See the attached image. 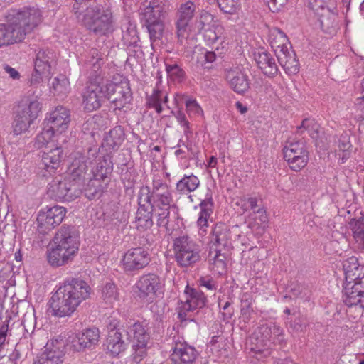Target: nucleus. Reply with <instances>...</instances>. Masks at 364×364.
Here are the masks:
<instances>
[{"mask_svg": "<svg viewBox=\"0 0 364 364\" xmlns=\"http://www.w3.org/2000/svg\"><path fill=\"white\" fill-rule=\"evenodd\" d=\"M198 352L193 346L179 338H174L170 360L173 364H193Z\"/></svg>", "mask_w": 364, "mask_h": 364, "instance_id": "nucleus-22", "label": "nucleus"}, {"mask_svg": "<svg viewBox=\"0 0 364 364\" xmlns=\"http://www.w3.org/2000/svg\"><path fill=\"white\" fill-rule=\"evenodd\" d=\"M55 63V55L49 49H41L36 53L34 61V73L31 76V83L38 84L43 80V75H49L51 68Z\"/></svg>", "mask_w": 364, "mask_h": 364, "instance_id": "nucleus-19", "label": "nucleus"}, {"mask_svg": "<svg viewBox=\"0 0 364 364\" xmlns=\"http://www.w3.org/2000/svg\"><path fill=\"white\" fill-rule=\"evenodd\" d=\"M186 149H187V153L182 149H178L175 151V155L181 159H193L196 156V154L193 150L191 144H187V145H186Z\"/></svg>", "mask_w": 364, "mask_h": 364, "instance_id": "nucleus-61", "label": "nucleus"}, {"mask_svg": "<svg viewBox=\"0 0 364 364\" xmlns=\"http://www.w3.org/2000/svg\"><path fill=\"white\" fill-rule=\"evenodd\" d=\"M304 131L308 132L311 137L316 141V145L318 144V141L323 142V129L314 119L306 118L302 121L301 124L297 127V132L301 134Z\"/></svg>", "mask_w": 364, "mask_h": 364, "instance_id": "nucleus-34", "label": "nucleus"}, {"mask_svg": "<svg viewBox=\"0 0 364 364\" xmlns=\"http://www.w3.org/2000/svg\"><path fill=\"white\" fill-rule=\"evenodd\" d=\"M151 255L148 249L138 247L129 249L124 255L122 263L127 272H139L149 265Z\"/></svg>", "mask_w": 364, "mask_h": 364, "instance_id": "nucleus-16", "label": "nucleus"}, {"mask_svg": "<svg viewBox=\"0 0 364 364\" xmlns=\"http://www.w3.org/2000/svg\"><path fill=\"white\" fill-rule=\"evenodd\" d=\"M91 77V82L82 93V105L87 112L98 109L106 100L105 85L102 84L100 75Z\"/></svg>", "mask_w": 364, "mask_h": 364, "instance_id": "nucleus-12", "label": "nucleus"}, {"mask_svg": "<svg viewBox=\"0 0 364 364\" xmlns=\"http://www.w3.org/2000/svg\"><path fill=\"white\" fill-rule=\"evenodd\" d=\"M346 228L351 230L356 242L364 249V217L346 224Z\"/></svg>", "mask_w": 364, "mask_h": 364, "instance_id": "nucleus-47", "label": "nucleus"}, {"mask_svg": "<svg viewBox=\"0 0 364 364\" xmlns=\"http://www.w3.org/2000/svg\"><path fill=\"white\" fill-rule=\"evenodd\" d=\"M62 351L60 347L50 348V344L47 343L46 350L34 361L33 364H59L62 362Z\"/></svg>", "mask_w": 364, "mask_h": 364, "instance_id": "nucleus-37", "label": "nucleus"}, {"mask_svg": "<svg viewBox=\"0 0 364 364\" xmlns=\"http://www.w3.org/2000/svg\"><path fill=\"white\" fill-rule=\"evenodd\" d=\"M135 285L138 289V296L148 302H151L155 296L161 293L163 287L161 278L153 273L141 276Z\"/></svg>", "mask_w": 364, "mask_h": 364, "instance_id": "nucleus-18", "label": "nucleus"}, {"mask_svg": "<svg viewBox=\"0 0 364 364\" xmlns=\"http://www.w3.org/2000/svg\"><path fill=\"white\" fill-rule=\"evenodd\" d=\"M108 182L109 181H102L92 177L89 180L87 186L84 189L85 196L90 200L100 197L104 189L107 188Z\"/></svg>", "mask_w": 364, "mask_h": 364, "instance_id": "nucleus-44", "label": "nucleus"}, {"mask_svg": "<svg viewBox=\"0 0 364 364\" xmlns=\"http://www.w3.org/2000/svg\"><path fill=\"white\" fill-rule=\"evenodd\" d=\"M177 122L183 129V134L187 139L192 136L193 132L190 127V124L186 118L185 113L181 109H179L176 113L173 114Z\"/></svg>", "mask_w": 364, "mask_h": 364, "instance_id": "nucleus-52", "label": "nucleus"}, {"mask_svg": "<svg viewBox=\"0 0 364 364\" xmlns=\"http://www.w3.org/2000/svg\"><path fill=\"white\" fill-rule=\"evenodd\" d=\"M75 16L90 31L97 36L107 35L112 31V14L109 9L87 7Z\"/></svg>", "mask_w": 364, "mask_h": 364, "instance_id": "nucleus-6", "label": "nucleus"}, {"mask_svg": "<svg viewBox=\"0 0 364 364\" xmlns=\"http://www.w3.org/2000/svg\"><path fill=\"white\" fill-rule=\"evenodd\" d=\"M269 43L277 57L289 50V42L286 34L279 28H273L269 34Z\"/></svg>", "mask_w": 364, "mask_h": 364, "instance_id": "nucleus-32", "label": "nucleus"}, {"mask_svg": "<svg viewBox=\"0 0 364 364\" xmlns=\"http://www.w3.org/2000/svg\"><path fill=\"white\" fill-rule=\"evenodd\" d=\"M101 297L109 305L112 306L114 303L118 302L119 301V290L115 283L108 281L102 284Z\"/></svg>", "mask_w": 364, "mask_h": 364, "instance_id": "nucleus-41", "label": "nucleus"}, {"mask_svg": "<svg viewBox=\"0 0 364 364\" xmlns=\"http://www.w3.org/2000/svg\"><path fill=\"white\" fill-rule=\"evenodd\" d=\"M65 214L66 210L62 206L46 207L39 212L37 217L39 228L43 232L53 229L62 223Z\"/></svg>", "mask_w": 364, "mask_h": 364, "instance_id": "nucleus-21", "label": "nucleus"}, {"mask_svg": "<svg viewBox=\"0 0 364 364\" xmlns=\"http://www.w3.org/2000/svg\"><path fill=\"white\" fill-rule=\"evenodd\" d=\"M85 63L90 68L89 82H91V77H95V75H100L102 77V84H103L104 75L102 74L101 68L104 64V60L102 54L97 49H91L85 58Z\"/></svg>", "mask_w": 364, "mask_h": 364, "instance_id": "nucleus-30", "label": "nucleus"}, {"mask_svg": "<svg viewBox=\"0 0 364 364\" xmlns=\"http://www.w3.org/2000/svg\"><path fill=\"white\" fill-rule=\"evenodd\" d=\"M6 19L16 39L20 43L41 23L42 14L35 6H24L19 9L10 10Z\"/></svg>", "mask_w": 364, "mask_h": 364, "instance_id": "nucleus-4", "label": "nucleus"}, {"mask_svg": "<svg viewBox=\"0 0 364 364\" xmlns=\"http://www.w3.org/2000/svg\"><path fill=\"white\" fill-rule=\"evenodd\" d=\"M175 100L177 105H178L179 101L182 102L184 100L186 112L190 118L202 117L203 115V111L196 100L176 95Z\"/></svg>", "mask_w": 364, "mask_h": 364, "instance_id": "nucleus-45", "label": "nucleus"}, {"mask_svg": "<svg viewBox=\"0 0 364 364\" xmlns=\"http://www.w3.org/2000/svg\"><path fill=\"white\" fill-rule=\"evenodd\" d=\"M99 331L97 328H87L72 338L68 344L69 348L73 351L80 352L90 348L98 343Z\"/></svg>", "mask_w": 364, "mask_h": 364, "instance_id": "nucleus-23", "label": "nucleus"}, {"mask_svg": "<svg viewBox=\"0 0 364 364\" xmlns=\"http://www.w3.org/2000/svg\"><path fill=\"white\" fill-rule=\"evenodd\" d=\"M348 203V202L346 203ZM346 208H343V218H344L346 224H349L351 222L357 220V219H361L364 217L362 210L358 208L356 204H350Z\"/></svg>", "mask_w": 364, "mask_h": 364, "instance_id": "nucleus-50", "label": "nucleus"}, {"mask_svg": "<svg viewBox=\"0 0 364 364\" xmlns=\"http://www.w3.org/2000/svg\"><path fill=\"white\" fill-rule=\"evenodd\" d=\"M284 158L292 170L298 171L304 168L309 160L304 142L296 141L286 145L284 148Z\"/></svg>", "mask_w": 364, "mask_h": 364, "instance_id": "nucleus-20", "label": "nucleus"}, {"mask_svg": "<svg viewBox=\"0 0 364 364\" xmlns=\"http://www.w3.org/2000/svg\"><path fill=\"white\" fill-rule=\"evenodd\" d=\"M198 282L202 287H205L208 290L215 291L218 288V283L212 277L209 276L201 277Z\"/></svg>", "mask_w": 364, "mask_h": 364, "instance_id": "nucleus-60", "label": "nucleus"}, {"mask_svg": "<svg viewBox=\"0 0 364 364\" xmlns=\"http://www.w3.org/2000/svg\"><path fill=\"white\" fill-rule=\"evenodd\" d=\"M97 154V149H89L87 155L80 152L73 154L72 161L68 168L70 178L78 187L87 179L88 166L91 164L92 159H95Z\"/></svg>", "mask_w": 364, "mask_h": 364, "instance_id": "nucleus-11", "label": "nucleus"}, {"mask_svg": "<svg viewBox=\"0 0 364 364\" xmlns=\"http://www.w3.org/2000/svg\"><path fill=\"white\" fill-rule=\"evenodd\" d=\"M234 311L233 309L230 307V303L229 301L225 302L221 311L223 320L225 323H228L231 320Z\"/></svg>", "mask_w": 364, "mask_h": 364, "instance_id": "nucleus-63", "label": "nucleus"}, {"mask_svg": "<svg viewBox=\"0 0 364 364\" xmlns=\"http://www.w3.org/2000/svg\"><path fill=\"white\" fill-rule=\"evenodd\" d=\"M200 186L199 178L193 175H184L183 177L176 183V190L180 195H187L196 190Z\"/></svg>", "mask_w": 364, "mask_h": 364, "instance_id": "nucleus-40", "label": "nucleus"}, {"mask_svg": "<svg viewBox=\"0 0 364 364\" xmlns=\"http://www.w3.org/2000/svg\"><path fill=\"white\" fill-rule=\"evenodd\" d=\"M309 7L314 11L321 30L329 34L336 32L338 10L335 0H309Z\"/></svg>", "mask_w": 364, "mask_h": 364, "instance_id": "nucleus-8", "label": "nucleus"}, {"mask_svg": "<svg viewBox=\"0 0 364 364\" xmlns=\"http://www.w3.org/2000/svg\"><path fill=\"white\" fill-rule=\"evenodd\" d=\"M123 38L129 43L132 44L136 43L139 39L137 31L135 26L130 24L127 31L124 32Z\"/></svg>", "mask_w": 364, "mask_h": 364, "instance_id": "nucleus-59", "label": "nucleus"}, {"mask_svg": "<svg viewBox=\"0 0 364 364\" xmlns=\"http://www.w3.org/2000/svg\"><path fill=\"white\" fill-rule=\"evenodd\" d=\"M18 43L7 23H0V48Z\"/></svg>", "mask_w": 364, "mask_h": 364, "instance_id": "nucleus-49", "label": "nucleus"}, {"mask_svg": "<svg viewBox=\"0 0 364 364\" xmlns=\"http://www.w3.org/2000/svg\"><path fill=\"white\" fill-rule=\"evenodd\" d=\"M170 206L171 205H161V208H157L156 211H154L157 217L158 226L167 227L170 215Z\"/></svg>", "mask_w": 364, "mask_h": 364, "instance_id": "nucleus-53", "label": "nucleus"}, {"mask_svg": "<svg viewBox=\"0 0 364 364\" xmlns=\"http://www.w3.org/2000/svg\"><path fill=\"white\" fill-rule=\"evenodd\" d=\"M50 89L54 95H65L70 91V82L65 75H60L53 79Z\"/></svg>", "mask_w": 364, "mask_h": 364, "instance_id": "nucleus-48", "label": "nucleus"}, {"mask_svg": "<svg viewBox=\"0 0 364 364\" xmlns=\"http://www.w3.org/2000/svg\"><path fill=\"white\" fill-rule=\"evenodd\" d=\"M132 350L133 360L139 363L146 355L147 343H133Z\"/></svg>", "mask_w": 364, "mask_h": 364, "instance_id": "nucleus-56", "label": "nucleus"}, {"mask_svg": "<svg viewBox=\"0 0 364 364\" xmlns=\"http://www.w3.org/2000/svg\"><path fill=\"white\" fill-rule=\"evenodd\" d=\"M185 301H181L178 307V316L181 321H193V318L188 314L197 309L204 307L207 302V299L204 294L196 289L186 286L184 291Z\"/></svg>", "mask_w": 364, "mask_h": 364, "instance_id": "nucleus-13", "label": "nucleus"}, {"mask_svg": "<svg viewBox=\"0 0 364 364\" xmlns=\"http://www.w3.org/2000/svg\"><path fill=\"white\" fill-rule=\"evenodd\" d=\"M150 188L148 186L142 187L138 194V204L139 208L148 211H156L157 208H155L154 203H151Z\"/></svg>", "mask_w": 364, "mask_h": 364, "instance_id": "nucleus-46", "label": "nucleus"}, {"mask_svg": "<svg viewBox=\"0 0 364 364\" xmlns=\"http://www.w3.org/2000/svg\"><path fill=\"white\" fill-rule=\"evenodd\" d=\"M91 288L84 280L72 279L64 282L52 295L50 307L53 316H70L91 294Z\"/></svg>", "mask_w": 364, "mask_h": 364, "instance_id": "nucleus-1", "label": "nucleus"}, {"mask_svg": "<svg viewBox=\"0 0 364 364\" xmlns=\"http://www.w3.org/2000/svg\"><path fill=\"white\" fill-rule=\"evenodd\" d=\"M220 10L225 14H234L240 5V0H217Z\"/></svg>", "mask_w": 364, "mask_h": 364, "instance_id": "nucleus-51", "label": "nucleus"}, {"mask_svg": "<svg viewBox=\"0 0 364 364\" xmlns=\"http://www.w3.org/2000/svg\"><path fill=\"white\" fill-rule=\"evenodd\" d=\"M213 21V16L206 11H203L198 21L200 25V28H203L205 25L210 24Z\"/></svg>", "mask_w": 364, "mask_h": 364, "instance_id": "nucleus-64", "label": "nucleus"}, {"mask_svg": "<svg viewBox=\"0 0 364 364\" xmlns=\"http://www.w3.org/2000/svg\"><path fill=\"white\" fill-rule=\"evenodd\" d=\"M55 133L52 129H44L40 134L36 137V144L38 148H41L46 145L53 137Z\"/></svg>", "mask_w": 364, "mask_h": 364, "instance_id": "nucleus-57", "label": "nucleus"}, {"mask_svg": "<svg viewBox=\"0 0 364 364\" xmlns=\"http://www.w3.org/2000/svg\"><path fill=\"white\" fill-rule=\"evenodd\" d=\"M241 207L243 211L252 210L255 212L257 207V199L255 197H242L240 200Z\"/></svg>", "mask_w": 364, "mask_h": 364, "instance_id": "nucleus-58", "label": "nucleus"}, {"mask_svg": "<svg viewBox=\"0 0 364 364\" xmlns=\"http://www.w3.org/2000/svg\"><path fill=\"white\" fill-rule=\"evenodd\" d=\"M41 110L40 102L31 97H25L16 106L13 122V133L18 135L28 130Z\"/></svg>", "mask_w": 364, "mask_h": 364, "instance_id": "nucleus-7", "label": "nucleus"}, {"mask_svg": "<svg viewBox=\"0 0 364 364\" xmlns=\"http://www.w3.org/2000/svg\"><path fill=\"white\" fill-rule=\"evenodd\" d=\"M124 139V132L122 127L117 126L111 129L109 134L104 138L102 148L105 149L107 154L117 150Z\"/></svg>", "mask_w": 364, "mask_h": 364, "instance_id": "nucleus-29", "label": "nucleus"}, {"mask_svg": "<svg viewBox=\"0 0 364 364\" xmlns=\"http://www.w3.org/2000/svg\"><path fill=\"white\" fill-rule=\"evenodd\" d=\"M254 59L262 72L268 77H274L279 70L275 58L265 50H257L254 53Z\"/></svg>", "mask_w": 364, "mask_h": 364, "instance_id": "nucleus-27", "label": "nucleus"}, {"mask_svg": "<svg viewBox=\"0 0 364 364\" xmlns=\"http://www.w3.org/2000/svg\"><path fill=\"white\" fill-rule=\"evenodd\" d=\"M345 283L343 284V302L348 306L364 308V287L360 280L364 277V266L360 265L356 257L343 261Z\"/></svg>", "mask_w": 364, "mask_h": 364, "instance_id": "nucleus-3", "label": "nucleus"}, {"mask_svg": "<svg viewBox=\"0 0 364 364\" xmlns=\"http://www.w3.org/2000/svg\"><path fill=\"white\" fill-rule=\"evenodd\" d=\"M230 87L239 94H243L250 88L247 75L242 70H231L227 76Z\"/></svg>", "mask_w": 364, "mask_h": 364, "instance_id": "nucleus-31", "label": "nucleus"}, {"mask_svg": "<svg viewBox=\"0 0 364 364\" xmlns=\"http://www.w3.org/2000/svg\"><path fill=\"white\" fill-rule=\"evenodd\" d=\"M80 246V235L76 228L63 225L55 232L47 252L48 263L59 267L72 262Z\"/></svg>", "mask_w": 364, "mask_h": 364, "instance_id": "nucleus-2", "label": "nucleus"}, {"mask_svg": "<svg viewBox=\"0 0 364 364\" xmlns=\"http://www.w3.org/2000/svg\"><path fill=\"white\" fill-rule=\"evenodd\" d=\"M105 90L106 99L114 105L115 109H121L131 102L132 93L126 81L107 83Z\"/></svg>", "mask_w": 364, "mask_h": 364, "instance_id": "nucleus-17", "label": "nucleus"}, {"mask_svg": "<svg viewBox=\"0 0 364 364\" xmlns=\"http://www.w3.org/2000/svg\"><path fill=\"white\" fill-rule=\"evenodd\" d=\"M166 70L168 77L175 82H181L184 77V71L176 64L166 65Z\"/></svg>", "mask_w": 364, "mask_h": 364, "instance_id": "nucleus-55", "label": "nucleus"}, {"mask_svg": "<svg viewBox=\"0 0 364 364\" xmlns=\"http://www.w3.org/2000/svg\"><path fill=\"white\" fill-rule=\"evenodd\" d=\"M151 199L155 208L161 205H171L172 195L168 184L159 177H154L152 181V189L150 190Z\"/></svg>", "mask_w": 364, "mask_h": 364, "instance_id": "nucleus-24", "label": "nucleus"}, {"mask_svg": "<svg viewBox=\"0 0 364 364\" xmlns=\"http://www.w3.org/2000/svg\"><path fill=\"white\" fill-rule=\"evenodd\" d=\"M289 288V291L295 296H299L303 293L305 294V291H306V286L304 284L298 282H291Z\"/></svg>", "mask_w": 364, "mask_h": 364, "instance_id": "nucleus-62", "label": "nucleus"}, {"mask_svg": "<svg viewBox=\"0 0 364 364\" xmlns=\"http://www.w3.org/2000/svg\"><path fill=\"white\" fill-rule=\"evenodd\" d=\"M166 13V5L161 0H145L141 4L140 21L146 28L151 41L161 37Z\"/></svg>", "mask_w": 364, "mask_h": 364, "instance_id": "nucleus-5", "label": "nucleus"}, {"mask_svg": "<svg viewBox=\"0 0 364 364\" xmlns=\"http://www.w3.org/2000/svg\"><path fill=\"white\" fill-rule=\"evenodd\" d=\"M277 58L286 73L293 75L299 72V62L296 60V54L293 50L289 49L285 53L279 54V56Z\"/></svg>", "mask_w": 364, "mask_h": 364, "instance_id": "nucleus-36", "label": "nucleus"}, {"mask_svg": "<svg viewBox=\"0 0 364 364\" xmlns=\"http://www.w3.org/2000/svg\"><path fill=\"white\" fill-rule=\"evenodd\" d=\"M173 250L176 261L180 267H191L200 259V246L187 235L174 240Z\"/></svg>", "mask_w": 364, "mask_h": 364, "instance_id": "nucleus-10", "label": "nucleus"}, {"mask_svg": "<svg viewBox=\"0 0 364 364\" xmlns=\"http://www.w3.org/2000/svg\"><path fill=\"white\" fill-rule=\"evenodd\" d=\"M63 156V151L60 146L48 151H43L39 163L40 168L45 170L49 175L55 173L60 165Z\"/></svg>", "mask_w": 364, "mask_h": 364, "instance_id": "nucleus-26", "label": "nucleus"}, {"mask_svg": "<svg viewBox=\"0 0 364 364\" xmlns=\"http://www.w3.org/2000/svg\"><path fill=\"white\" fill-rule=\"evenodd\" d=\"M167 102V92L166 91L159 90L158 87L154 88L153 93L151 95L146 97V105L149 108L154 109L158 114L162 112L163 104L168 107L166 105Z\"/></svg>", "mask_w": 364, "mask_h": 364, "instance_id": "nucleus-39", "label": "nucleus"}, {"mask_svg": "<svg viewBox=\"0 0 364 364\" xmlns=\"http://www.w3.org/2000/svg\"><path fill=\"white\" fill-rule=\"evenodd\" d=\"M211 242L218 247H228L230 245V232L224 223H217L212 230Z\"/></svg>", "mask_w": 364, "mask_h": 364, "instance_id": "nucleus-35", "label": "nucleus"}, {"mask_svg": "<svg viewBox=\"0 0 364 364\" xmlns=\"http://www.w3.org/2000/svg\"><path fill=\"white\" fill-rule=\"evenodd\" d=\"M213 205L212 193L209 190L205 195V198L199 204L200 211L197 220V225L200 235H205L207 233L208 219L213 213Z\"/></svg>", "mask_w": 364, "mask_h": 364, "instance_id": "nucleus-28", "label": "nucleus"}, {"mask_svg": "<svg viewBox=\"0 0 364 364\" xmlns=\"http://www.w3.org/2000/svg\"><path fill=\"white\" fill-rule=\"evenodd\" d=\"M113 170V164L111 160L109 154H107L101 159H98L97 166L92 171V177L107 181L108 175L112 173Z\"/></svg>", "mask_w": 364, "mask_h": 364, "instance_id": "nucleus-38", "label": "nucleus"}, {"mask_svg": "<svg viewBox=\"0 0 364 364\" xmlns=\"http://www.w3.org/2000/svg\"><path fill=\"white\" fill-rule=\"evenodd\" d=\"M223 32V28L220 26H217L214 30H208L205 33V38L207 41H210V43H215L218 41H220L221 43H223L225 37L222 36Z\"/></svg>", "mask_w": 364, "mask_h": 364, "instance_id": "nucleus-54", "label": "nucleus"}, {"mask_svg": "<svg viewBox=\"0 0 364 364\" xmlns=\"http://www.w3.org/2000/svg\"><path fill=\"white\" fill-rule=\"evenodd\" d=\"M128 336L132 340L133 343H148L149 334L145 327L139 322H136L129 327L127 330Z\"/></svg>", "mask_w": 364, "mask_h": 364, "instance_id": "nucleus-43", "label": "nucleus"}, {"mask_svg": "<svg viewBox=\"0 0 364 364\" xmlns=\"http://www.w3.org/2000/svg\"><path fill=\"white\" fill-rule=\"evenodd\" d=\"M105 346L107 350L112 356H117L124 351L127 347L124 341L122 339V333L114 329L109 332Z\"/></svg>", "mask_w": 364, "mask_h": 364, "instance_id": "nucleus-33", "label": "nucleus"}, {"mask_svg": "<svg viewBox=\"0 0 364 364\" xmlns=\"http://www.w3.org/2000/svg\"><path fill=\"white\" fill-rule=\"evenodd\" d=\"M80 193L81 190L70 180L56 177L48 184V194L55 200H73Z\"/></svg>", "mask_w": 364, "mask_h": 364, "instance_id": "nucleus-15", "label": "nucleus"}, {"mask_svg": "<svg viewBox=\"0 0 364 364\" xmlns=\"http://www.w3.org/2000/svg\"><path fill=\"white\" fill-rule=\"evenodd\" d=\"M221 251V249H216L213 257V252L212 250L209 254L211 270L218 274H223L227 269V256L225 252L222 253Z\"/></svg>", "mask_w": 364, "mask_h": 364, "instance_id": "nucleus-42", "label": "nucleus"}, {"mask_svg": "<svg viewBox=\"0 0 364 364\" xmlns=\"http://www.w3.org/2000/svg\"><path fill=\"white\" fill-rule=\"evenodd\" d=\"M250 341L253 345L251 350L256 353H263L264 348L269 343L282 344L284 341V331L275 323H267L257 328Z\"/></svg>", "mask_w": 364, "mask_h": 364, "instance_id": "nucleus-9", "label": "nucleus"}, {"mask_svg": "<svg viewBox=\"0 0 364 364\" xmlns=\"http://www.w3.org/2000/svg\"><path fill=\"white\" fill-rule=\"evenodd\" d=\"M196 5L192 1H186L182 3L177 9L176 14L175 25L176 27V33L178 43L183 46L186 40L188 28L191 20L193 18L196 10Z\"/></svg>", "mask_w": 364, "mask_h": 364, "instance_id": "nucleus-14", "label": "nucleus"}, {"mask_svg": "<svg viewBox=\"0 0 364 364\" xmlns=\"http://www.w3.org/2000/svg\"><path fill=\"white\" fill-rule=\"evenodd\" d=\"M49 129L55 134H62L65 132L70 122V110L67 108L60 106L51 112L47 118Z\"/></svg>", "mask_w": 364, "mask_h": 364, "instance_id": "nucleus-25", "label": "nucleus"}]
</instances>
